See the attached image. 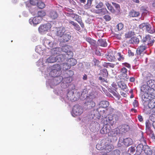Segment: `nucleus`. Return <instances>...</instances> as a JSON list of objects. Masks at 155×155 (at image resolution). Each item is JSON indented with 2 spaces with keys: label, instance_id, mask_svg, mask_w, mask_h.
<instances>
[{
  "label": "nucleus",
  "instance_id": "1",
  "mask_svg": "<svg viewBox=\"0 0 155 155\" xmlns=\"http://www.w3.org/2000/svg\"><path fill=\"white\" fill-rule=\"evenodd\" d=\"M71 47L69 45H66L62 47L61 50L64 53L57 55L59 61H64L66 58L73 57V53L71 51Z\"/></svg>",
  "mask_w": 155,
  "mask_h": 155
},
{
  "label": "nucleus",
  "instance_id": "2",
  "mask_svg": "<svg viewBox=\"0 0 155 155\" xmlns=\"http://www.w3.org/2000/svg\"><path fill=\"white\" fill-rule=\"evenodd\" d=\"M133 143L132 140L130 138H127L123 139L120 138L119 140L117 146L118 147H128L131 145Z\"/></svg>",
  "mask_w": 155,
  "mask_h": 155
},
{
  "label": "nucleus",
  "instance_id": "3",
  "mask_svg": "<svg viewBox=\"0 0 155 155\" xmlns=\"http://www.w3.org/2000/svg\"><path fill=\"white\" fill-rule=\"evenodd\" d=\"M102 146L103 147V150H105V152L108 153L111 151L114 148V147L111 145L110 144L109 141L107 139H103L102 140Z\"/></svg>",
  "mask_w": 155,
  "mask_h": 155
},
{
  "label": "nucleus",
  "instance_id": "4",
  "mask_svg": "<svg viewBox=\"0 0 155 155\" xmlns=\"http://www.w3.org/2000/svg\"><path fill=\"white\" fill-rule=\"evenodd\" d=\"M139 27L140 28L146 29V31L148 33L153 34L155 32V28L149 23H142L139 25Z\"/></svg>",
  "mask_w": 155,
  "mask_h": 155
},
{
  "label": "nucleus",
  "instance_id": "5",
  "mask_svg": "<svg viewBox=\"0 0 155 155\" xmlns=\"http://www.w3.org/2000/svg\"><path fill=\"white\" fill-rule=\"evenodd\" d=\"M51 25L50 23H48L41 25L38 28V31L41 33H44L50 30Z\"/></svg>",
  "mask_w": 155,
  "mask_h": 155
},
{
  "label": "nucleus",
  "instance_id": "6",
  "mask_svg": "<svg viewBox=\"0 0 155 155\" xmlns=\"http://www.w3.org/2000/svg\"><path fill=\"white\" fill-rule=\"evenodd\" d=\"M142 41L143 42H147L148 45H152L154 42V39L152 36L149 35H146L143 37Z\"/></svg>",
  "mask_w": 155,
  "mask_h": 155
},
{
  "label": "nucleus",
  "instance_id": "7",
  "mask_svg": "<svg viewBox=\"0 0 155 155\" xmlns=\"http://www.w3.org/2000/svg\"><path fill=\"white\" fill-rule=\"evenodd\" d=\"M83 110L82 108L78 105L74 106L73 109V112L75 116L80 115L83 112Z\"/></svg>",
  "mask_w": 155,
  "mask_h": 155
},
{
  "label": "nucleus",
  "instance_id": "8",
  "mask_svg": "<svg viewBox=\"0 0 155 155\" xmlns=\"http://www.w3.org/2000/svg\"><path fill=\"white\" fill-rule=\"evenodd\" d=\"M41 18L38 16H35L33 18H31L29 20V22L31 25L35 26L41 22Z\"/></svg>",
  "mask_w": 155,
  "mask_h": 155
},
{
  "label": "nucleus",
  "instance_id": "9",
  "mask_svg": "<svg viewBox=\"0 0 155 155\" xmlns=\"http://www.w3.org/2000/svg\"><path fill=\"white\" fill-rule=\"evenodd\" d=\"M127 70L125 67H123L121 68L120 71V74L119 76V78L120 79H125V78L127 79Z\"/></svg>",
  "mask_w": 155,
  "mask_h": 155
},
{
  "label": "nucleus",
  "instance_id": "10",
  "mask_svg": "<svg viewBox=\"0 0 155 155\" xmlns=\"http://www.w3.org/2000/svg\"><path fill=\"white\" fill-rule=\"evenodd\" d=\"M74 75V72L71 70H69L67 71L66 73V78L67 81V80H68V81H67V83H69L70 82L72 81L73 78L72 76Z\"/></svg>",
  "mask_w": 155,
  "mask_h": 155
},
{
  "label": "nucleus",
  "instance_id": "11",
  "mask_svg": "<svg viewBox=\"0 0 155 155\" xmlns=\"http://www.w3.org/2000/svg\"><path fill=\"white\" fill-rule=\"evenodd\" d=\"M65 60L67 61L68 64L69 65V67H68L67 68H70L71 66H74L77 63L76 60L72 58H66Z\"/></svg>",
  "mask_w": 155,
  "mask_h": 155
},
{
  "label": "nucleus",
  "instance_id": "12",
  "mask_svg": "<svg viewBox=\"0 0 155 155\" xmlns=\"http://www.w3.org/2000/svg\"><path fill=\"white\" fill-rule=\"evenodd\" d=\"M65 31V30L64 28H58L57 29L56 35L61 38L64 34Z\"/></svg>",
  "mask_w": 155,
  "mask_h": 155
},
{
  "label": "nucleus",
  "instance_id": "13",
  "mask_svg": "<svg viewBox=\"0 0 155 155\" xmlns=\"http://www.w3.org/2000/svg\"><path fill=\"white\" fill-rule=\"evenodd\" d=\"M140 15V13L139 12L132 9L129 13L128 16L130 18H135L138 17Z\"/></svg>",
  "mask_w": 155,
  "mask_h": 155
},
{
  "label": "nucleus",
  "instance_id": "14",
  "mask_svg": "<svg viewBox=\"0 0 155 155\" xmlns=\"http://www.w3.org/2000/svg\"><path fill=\"white\" fill-rule=\"evenodd\" d=\"M57 61L58 62H61L63 61H59L57 58V56L55 57L54 55H52L49 57L47 59L46 61L48 63H53Z\"/></svg>",
  "mask_w": 155,
  "mask_h": 155
},
{
  "label": "nucleus",
  "instance_id": "15",
  "mask_svg": "<svg viewBox=\"0 0 155 155\" xmlns=\"http://www.w3.org/2000/svg\"><path fill=\"white\" fill-rule=\"evenodd\" d=\"M71 35L70 34L66 33L60 38L61 42H65L68 41L71 38Z\"/></svg>",
  "mask_w": 155,
  "mask_h": 155
},
{
  "label": "nucleus",
  "instance_id": "16",
  "mask_svg": "<svg viewBox=\"0 0 155 155\" xmlns=\"http://www.w3.org/2000/svg\"><path fill=\"white\" fill-rule=\"evenodd\" d=\"M67 97L68 99L73 101L76 100V98L75 97V95L74 92L72 91H69L67 94Z\"/></svg>",
  "mask_w": 155,
  "mask_h": 155
},
{
  "label": "nucleus",
  "instance_id": "17",
  "mask_svg": "<svg viewBox=\"0 0 155 155\" xmlns=\"http://www.w3.org/2000/svg\"><path fill=\"white\" fill-rule=\"evenodd\" d=\"M44 44L48 48H53L54 45L53 42L50 41L48 39H45V40Z\"/></svg>",
  "mask_w": 155,
  "mask_h": 155
},
{
  "label": "nucleus",
  "instance_id": "18",
  "mask_svg": "<svg viewBox=\"0 0 155 155\" xmlns=\"http://www.w3.org/2000/svg\"><path fill=\"white\" fill-rule=\"evenodd\" d=\"M118 85L119 87L122 90L125 92H128V91L129 90L127 85L124 82L122 81L119 82Z\"/></svg>",
  "mask_w": 155,
  "mask_h": 155
},
{
  "label": "nucleus",
  "instance_id": "19",
  "mask_svg": "<svg viewBox=\"0 0 155 155\" xmlns=\"http://www.w3.org/2000/svg\"><path fill=\"white\" fill-rule=\"evenodd\" d=\"M69 24H71L74 26V28L77 31H80L81 28L79 25L76 22L73 21H69Z\"/></svg>",
  "mask_w": 155,
  "mask_h": 155
},
{
  "label": "nucleus",
  "instance_id": "20",
  "mask_svg": "<svg viewBox=\"0 0 155 155\" xmlns=\"http://www.w3.org/2000/svg\"><path fill=\"white\" fill-rule=\"evenodd\" d=\"M75 20L77 21L83 28L84 27V24L82 22L81 16L77 15L75 18Z\"/></svg>",
  "mask_w": 155,
  "mask_h": 155
},
{
  "label": "nucleus",
  "instance_id": "21",
  "mask_svg": "<svg viewBox=\"0 0 155 155\" xmlns=\"http://www.w3.org/2000/svg\"><path fill=\"white\" fill-rule=\"evenodd\" d=\"M147 48V47L145 45H140L137 50V54L140 55L141 53Z\"/></svg>",
  "mask_w": 155,
  "mask_h": 155
},
{
  "label": "nucleus",
  "instance_id": "22",
  "mask_svg": "<svg viewBox=\"0 0 155 155\" xmlns=\"http://www.w3.org/2000/svg\"><path fill=\"white\" fill-rule=\"evenodd\" d=\"M107 58L108 61H114L117 60L113 53H108L107 56Z\"/></svg>",
  "mask_w": 155,
  "mask_h": 155
},
{
  "label": "nucleus",
  "instance_id": "23",
  "mask_svg": "<svg viewBox=\"0 0 155 155\" xmlns=\"http://www.w3.org/2000/svg\"><path fill=\"white\" fill-rule=\"evenodd\" d=\"M85 104L89 108H91L94 107L95 105V103L92 100L89 101H86Z\"/></svg>",
  "mask_w": 155,
  "mask_h": 155
},
{
  "label": "nucleus",
  "instance_id": "24",
  "mask_svg": "<svg viewBox=\"0 0 155 155\" xmlns=\"http://www.w3.org/2000/svg\"><path fill=\"white\" fill-rule=\"evenodd\" d=\"M49 17L52 19H55L58 17V14L56 11H51L49 14Z\"/></svg>",
  "mask_w": 155,
  "mask_h": 155
},
{
  "label": "nucleus",
  "instance_id": "25",
  "mask_svg": "<svg viewBox=\"0 0 155 155\" xmlns=\"http://www.w3.org/2000/svg\"><path fill=\"white\" fill-rule=\"evenodd\" d=\"M147 85L150 88H155V81L150 80L147 82Z\"/></svg>",
  "mask_w": 155,
  "mask_h": 155
},
{
  "label": "nucleus",
  "instance_id": "26",
  "mask_svg": "<svg viewBox=\"0 0 155 155\" xmlns=\"http://www.w3.org/2000/svg\"><path fill=\"white\" fill-rule=\"evenodd\" d=\"M109 104V102L107 101H102L99 104L100 107L104 108L108 107Z\"/></svg>",
  "mask_w": 155,
  "mask_h": 155
},
{
  "label": "nucleus",
  "instance_id": "27",
  "mask_svg": "<svg viewBox=\"0 0 155 155\" xmlns=\"http://www.w3.org/2000/svg\"><path fill=\"white\" fill-rule=\"evenodd\" d=\"M61 70V66L59 64H56L54 65L52 68V73L54 71H59Z\"/></svg>",
  "mask_w": 155,
  "mask_h": 155
},
{
  "label": "nucleus",
  "instance_id": "28",
  "mask_svg": "<svg viewBox=\"0 0 155 155\" xmlns=\"http://www.w3.org/2000/svg\"><path fill=\"white\" fill-rule=\"evenodd\" d=\"M143 151L144 153L147 155H151L152 153V151L148 146H145Z\"/></svg>",
  "mask_w": 155,
  "mask_h": 155
},
{
  "label": "nucleus",
  "instance_id": "29",
  "mask_svg": "<svg viewBox=\"0 0 155 155\" xmlns=\"http://www.w3.org/2000/svg\"><path fill=\"white\" fill-rule=\"evenodd\" d=\"M98 44L101 46L105 47L107 45V43L105 40L99 39L98 41Z\"/></svg>",
  "mask_w": 155,
  "mask_h": 155
},
{
  "label": "nucleus",
  "instance_id": "30",
  "mask_svg": "<svg viewBox=\"0 0 155 155\" xmlns=\"http://www.w3.org/2000/svg\"><path fill=\"white\" fill-rule=\"evenodd\" d=\"M110 130L107 128V126H104L100 130V132L101 134H107L109 132Z\"/></svg>",
  "mask_w": 155,
  "mask_h": 155
},
{
  "label": "nucleus",
  "instance_id": "31",
  "mask_svg": "<svg viewBox=\"0 0 155 155\" xmlns=\"http://www.w3.org/2000/svg\"><path fill=\"white\" fill-rule=\"evenodd\" d=\"M130 41L131 43L133 44H137L139 42V38L135 37H133L131 38Z\"/></svg>",
  "mask_w": 155,
  "mask_h": 155
},
{
  "label": "nucleus",
  "instance_id": "32",
  "mask_svg": "<svg viewBox=\"0 0 155 155\" xmlns=\"http://www.w3.org/2000/svg\"><path fill=\"white\" fill-rule=\"evenodd\" d=\"M106 5L108 9L112 13H114L115 12V10L114 8L113 7L111 6L109 3L107 2L106 3Z\"/></svg>",
  "mask_w": 155,
  "mask_h": 155
},
{
  "label": "nucleus",
  "instance_id": "33",
  "mask_svg": "<svg viewBox=\"0 0 155 155\" xmlns=\"http://www.w3.org/2000/svg\"><path fill=\"white\" fill-rule=\"evenodd\" d=\"M135 148L134 147H131L129 148L128 152L130 155H135Z\"/></svg>",
  "mask_w": 155,
  "mask_h": 155
},
{
  "label": "nucleus",
  "instance_id": "34",
  "mask_svg": "<svg viewBox=\"0 0 155 155\" xmlns=\"http://www.w3.org/2000/svg\"><path fill=\"white\" fill-rule=\"evenodd\" d=\"M61 49L59 48H53L51 50L52 53L54 54H58L60 53Z\"/></svg>",
  "mask_w": 155,
  "mask_h": 155
},
{
  "label": "nucleus",
  "instance_id": "35",
  "mask_svg": "<svg viewBox=\"0 0 155 155\" xmlns=\"http://www.w3.org/2000/svg\"><path fill=\"white\" fill-rule=\"evenodd\" d=\"M134 32L132 31H129L125 34V36L126 38H130L134 34Z\"/></svg>",
  "mask_w": 155,
  "mask_h": 155
},
{
  "label": "nucleus",
  "instance_id": "36",
  "mask_svg": "<svg viewBox=\"0 0 155 155\" xmlns=\"http://www.w3.org/2000/svg\"><path fill=\"white\" fill-rule=\"evenodd\" d=\"M98 11L99 12H97V13H100L102 15H105L108 12L106 8H102L98 10Z\"/></svg>",
  "mask_w": 155,
  "mask_h": 155
},
{
  "label": "nucleus",
  "instance_id": "37",
  "mask_svg": "<svg viewBox=\"0 0 155 155\" xmlns=\"http://www.w3.org/2000/svg\"><path fill=\"white\" fill-rule=\"evenodd\" d=\"M143 146L142 144H139L137 147V151L139 152L140 153L142 152L143 149Z\"/></svg>",
  "mask_w": 155,
  "mask_h": 155
},
{
  "label": "nucleus",
  "instance_id": "38",
  "mask_svg": "<svg viewBox=\"0 0 155 155\" xmlns=\"http://www.w3.org/2000/svg\"><path fill=\"white\" fill-rule=\"evenodd\" d=\"M92 1L91 0H88L87 3L84 5V8L85 9H88L91 7Z\"/></svg>",
  "mask_w": 155,
  "mask_h": 155
},
{
  "label": "nucleus",
  "instance_id": "39",
  "mask_svg": "<svg viewBox=\"0 0 155 155\" xmlns=\"http://www.w3.org/2000/svg\"><path fill=\"white\" fill-rule=\"evenodd\" d=\"M101 73V75L103 77H106L108 76V72L107 70L106 69H103L102 70Z\"/></svg>",
  "mask_w": 155,
  "mask_h": 155
},
{
  "label": "nucleus",
  "instance_id": "40",
  "mask_svg": "<svg viewBox=\"0 0 155 155\" xmlns=\"http://www.w3.org/2000/svg\"><path fill=\"white\" fill-rule=\"evenodd\" d=\"M118 57L117 59L119 61H123L124 59V56L121 54L120 52H118L117 53Z\"/></svg>",
  "mask_w": 155,
  "mask_h": 155
},
{
  "label": "nucleus",
  "instance_id": "41",
  "mask_svg": "<svg viewBox=\"0 0 155 155\" xmlns=\"http://www.w3.org/2000/svg\"><path fill=\"white\" fill-rule=\"evenodd\" d=\"M38 16H37L40 17V18H41L42 19V18L45 15L46 13L44 11H41L38 12Z\"/></svg>",
  "mask_w": 155,
  "mask_h": 155
},
{
  "label": "nucleus",
  "instance_id": "42",
  "mask_svg": "<svg viewBox=\"0 0 155 155\" xmlns=\"http://www.w3.org/2000/svg\"><path fill=\"white\" fill-rule=\"evenodd\" d=\"M129 128V127L128 125H122L121 127V130L122 131L125 133L128 130Z\"/></svg>",
  "mask_w": 155,
  "mask_h": 155
},
{
  "label": "nucleus",
  "instance_id": "43",
  "mask_svg": "<svg viewBox=\"0 0 155 155\" xmlns=\"http://www.w3.org/2000/svg\"><path fill=\"white\" fill-rule=\"evenodd\" d=\"M37 5L38 8L40 9H42L45 7V5L43 2H38L37 3Z\"/></svg>",
  "mask_w": 155,
  "mask_h": 155
},
{
  "label": "nucleus",
  "instance_id": "44",
  "mask_svg": "<svg viewBox=\"0 0 155 155\" xmlns=\"http://www.w3.org/2000/svg\"><path fill=\"white\" fill-rule=\"evenodd\" d=\"M86 41L89 42L91 45H93L95 44V41L93 40L91 38H86Z\"/></svg>",
  "mask_w": 155,
  "mask_h": 155
},
{
  "label": "nucleus",
  "instance_id": "45",
  "mask_svg": "<svg viewBox=\"0 0 155 155\" xmlns=\"http://www.w3.org/2000/svg\"><path fill=\"white\" fill-rule=\"evenodd\" d=\"M155 88H150L149 89L148 92L150 94L153 96H155V90L154 89Z\"/></svg>",
  "mask_w": 155,
  "mask_h": 155
},
{
  "label": "nucleus",
  "instance_id": "46",
  "mask_svg": "<svg viewBox=\"0 0 155 155\" xmlns=\"http://www.w3.org/2000/svg\"><path fill=\"white\" fill-rule=\"evenodd\" d=\"M65 14L67 16L71 17L73 19L75 18L76 17V15H77V14H74V13L70 14L65 13Z\"/></svg>",
  "mask_w": 155,
  "mask_h": 155
},
{
  "label": "nucleus",
  "instance_id": "47",
  "mask_svg": "<svg viewBox=\"0 0 155 155\" xmlns=\"http://www.w3.org/2000/svg\"><path fill=\"white\" fill-rule=\"evenodd\" d=\"M102 140L101 141L100 143L97 144L96 146V148L98 150H103V147L102 146Z\"/></svg>",
  "mask_w": 155,
  "mask_h": 155
},
{
  "label": "nucleus",
  "instance_id": "48",
  "mask_svg": "<svg viewBox=\"0 0 155 155\" xmlns=\"http://www.w3.org/2000/svg\"><path fill=\"white\" fill-rule=\"evenodd\" d=\"M112 93L113 95L115 96L117 98L118 100H120L121 97L120 95L117 92H116L113 91L112 92Z\"/></svg>",
  "mask_w": 155,
  "mask_h": 155
},
{
  "label": "nucleus",
  "instance_id": "49",
  "mask_svg": "<svg viewBox=\"0 0 155 155\" xmlns=\"http://www.w3.org/2000/svg\"><path fill=\"white\" fill-rule=\"evenodd\" d=\"M117 29L118 31L121 30L124 27V25L122 23H119L116 26Z\"/></svg>",
  "mask_w": 155,
  "mask_h": 155
},
{
  "label": "nucleus",
  "instance_id": "50",
  "mask_svg": "<svg viewBox=\"0 0 155 155\" xmlns=\"http://www.w3.org/2000/svg\"><path fill=\"white\" fill-rule=\"evenodd\" d=\"M112 4L114 6L115 8H116V10H117L118 11H120V8L119 5L116 3L114 2H112Z\"/></svg>",
  "mask_w": 155,
  "mask_h": 155
},
{
  "label": "nucleus",
  "instance_id": "51",
  "mask_svg": "<svg viewBox=\"0 0 155 155\" xmlns=\"http://www.w3.org/2000/svg\"><path fill=\"white\" fill-rule=\"evenodd\" d=\"M58 71H54L52 73V70L50 72V74L51 75L52 77H56L58 76Z\"/></svg>",
  "mask_w": 155,
  "mask_h": 155
},
{
  "label": "nucleus",
  "instance_id": "52",
  "mask_svg": "<svg viewBox=\"0 0 155 155\" xmlns=\"http://www.w3.org/2000/svg\"><path fill=\"white\" fill-rule=\"evenodd\" d=\"M65 10L68 12H66L65 13H74V11L72 9L70 8H65Z\"/></svg>",
  "mask_w": 155,
  "mask_h": 155
},
{
  "label": "nucleus",
  "instance_id": "53",
  "mask_svg": "<svg viewBox=\"0 0 155 155\" xmlns=\"http://www.w3.org/2000/svg\"><path fill=\"white\" fill-rule=\"evenodd\" d=\"M103 18L106 21H109L111 19V17L108 15H104L103 17Z\"/></svg>",
  "mask_w": 155,
  "mask_h": 155
},
{
  "label": "nucleus",
  "instance_id": "54",
  "mask_svg": "<svg viewBox=\"0 0 155 155\" xmlns=\"http://www.w3.org/2000/svg\"><path fill=\"white\" fill-rule=\"evenodd\" d=\"M69 65L68 64V62H67L66 63H63V69L64 70H67L70 68H67L69 67Z\"/></svg>",
  "mask_w": 155,
  "mask_h": 155
},
{
  "label": "nucleus",
  "instance_id": "55",
  "mask_svg": "<svg viewBox=\"0 0 155 155\" xmlns=\"http://www.w3.org/2000/svg\"><path fill=\"white\" fill-rule=\"evenodd\" d=\"M120 152L118 150H114L112 153V155H120Z\"/></svg>",
  "mask_w": 155,
  "mask_h": 155
},
{
  "label": "nucleus",
  "instance_id": "56",
  "mask_svg": "<svg viewBox=\"0 0 155 155\" xmlns=\"http://www.w3.org/2000/svg\"><path fill=\"white\" fill-rule=\"evenodd\" d=\"M30 3L31 5H35L37 3V0H29Z\"/></svg>",
  "mask_w": 155,
  "mask_h": 155
},
{
  "label": "nucleus",
  "instance_id": "57",
  "mask_svg": "<svg viewBox=\"0 0 155 155\" xmlns=\"http://www.w3.org/2000/svg\"><path fill=\"white\" fill-rule=\"evenodd\" d=\"M103 6V3L102 2H100L96 5V8H101Z\"/></svg>",
  "mask_w": 155,
  "mask_h": 155
},
{
  "label": "nucleus",
  "instance_id": "58",
  "mask_svg": "<svg viewBox=\"0 0 155 155\" xmlns=\"http://www.w3.org/2000/svg\"><path fill=\"white\" fill-rule=\"evenodd\" d=\"M146 129L147 130L150 129L151 124L150 123L147 122H146Z\"/></svg>",
  "mask_w": 155,
  "mask_h": 155
},
{
  "label": "nucleus",
  "instance_id": "59",
  "mask_svg": "<svg viewBox=\"0 0 155 155\" xmlns=\"http://www.w3.org/2000/svg\"><path fill=\"white\" fill-rule=\"evenodd\" d=\"M133 105L134 107H137L138 105V101L136 100H135L133 102Z\"/></svg>",
  "mask_w": 155,
  "mask_h": 155
},
{
  "label": "nucleus",
  "instance_id": "60",
  "mask_svg": "<svg viewBox=\"0 0 155 155\" xmlns=\"http://www.w3.org/2000/svg\"><path fill=\"white\" fill-rule=\"evenodd\" d=\"M122 64L128 68H131V66L130 64L127 62L123 63Z\"/></svg>",
  "mask_w": 155,
  "mask_h": 155
},
{
  "label": "nucleus",
  "instance_id": "61",
  "mask_svg": "<svg viewBox=\"0 0 155 155\" xmlns=\"http://www.w3.org/2000/svg\"><path fill=\"white\" fill-rule=\"evenodd\" d=\"M111 85L114 88L117 89V85L116 83L113 82L111 84Z\"/></svg>",
  "mask_w": 155,
  "mask_h": 155
},
{
  "label": "nucleus",
  "instance_id": "62",
  "mask_svg": "<svg viewBox=\"0 0 155 155\" xmlns=\"http://www.w3.org/2000/svg\"><path fill=\"white\" fill-rule=\"evenodd\" d=\"M99 80L101 81H102V82H107V81H106L107 80L105 79L104 78H103L101 77H99Z\"/></svg>",
  "mask_w": 155,
  "mask_h": 155
},
{
  "label": "nucleus",
  "instance_id": "63",
  "mask_svg": "<svg viewBox=\"0 0 155 155\" xmlns=\"http://www.w3.org/2000/svg\"><path fill=\"white\" fill-rule=\"evenodd\" d=\"M128 53L130 56H133L134 55V52L132 51L131 50H128Z\"/></svg>",
  "mask_w": 155,
  "mask_h": 155
},
{
  "label": "nucleus",
  "instance_id": "64",
  "mask_svg": "<svg viewBox=\"0 0 155 155\" xmlns=\"http://www.w3.org/2000/svg\"><path fill=\"white\" fill-rule=\"evenodd\" d=\"M147 132L149 135L153 133V131L151 129L147 130Z\"/></svg>",
  "mask_w": 155,
  "mask_h": 155
}]
</instances>
